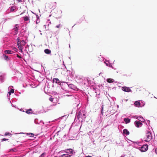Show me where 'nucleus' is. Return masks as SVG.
<instances>
[{"label":"nucleus","mask_w":157,"mask_h":157,"mask_svg":"<svg viewBox=\"0 0 157 157\" xmlns=\"http://www.w3.org/2000/svg\"><path fill=\"white\" fill-rule=\"evenodd\" d=\"M36 17H37V18H38V16L37 15L36 16Z\"/></svg>","instance_id":"4c0bfd02"},{"label":"nucleus","mask_w":157,"mask_h":157,"mask_svg":"<svg viewBox=\"0 0 157 157\" xmlns=\"http://www.w3.org/2000/svg\"><path fill=\"white\" fill-rule=\"evenodd\" d=\"M8 140V139H6L5 138H3L1 140L2 141H6V140Z\"/></svg>","instance_id":"bb28decb"},{"label":"nucleus","mask_w":157,"mask_h":157,"mask_svg":"<svg viewBox=\"0 0 157 157\" xmlns=\"http://www.w3.org/2000/svg\"><path fill=\"white\" fill-rule=\"evenodd\" d=\"M122 90L123 91L126 92H129L131 91V90L130 89L129 87L124 86L122 87Z\"/></svg>","instance_id":"39448f33"},{"label":"nucleus","mask_w":157,"mask_h":157,"mask_svg":"<svg viewBox=\"0 0 157 157\" xmlns=\"http://www.w3.org/2000/svg\"><path fill=\"white\" fill-rule=\"evenodd\" d=\"M24 21H25L29 20V17L28 16L24 17H23Z\"/></svg>","instance_id":"dca6fc26"},{"label":"nucleus","mask_w":157,"mask_h":157,"mask_svg":"<svg viewBox=\"0 0 157 157\" xmlns=\"http://www.w3.org/2000/svg\"><path fill=\"white\" fill-rule=\"evenodd\" d=\"M56 27L58 28L60 27H61V25L60 24H59L58 25L56 26Z\"/></svg>","instance_id":"393cba45"},{"label":"nucleus","mask_w":157,"mask_h":157,"mask_svg":"<svg viewBox=\"0 0 157 157\" xmlns=\"http://www.w3.org/2000/svg\"><path fill=\"white\" fill-rule=\"evenodd\" d=\"M19 49L20 50V51H20V52H23V51H22V47H21V49H20V48H19Z\"/></svg>","instance_id":"473e14b6"},{"label":"nucleus","mask_w":157,"mask_h":157,"mask_svg":"<svg viewBox=\"0 0 157 157\" xmlns=\"http://www.w3.org/2000/svg\"><path fill=\"white\" fill-rule=\"evenodd\" d=\"M85 116V114L82 113V112H79L77 116V118H78V119L79 120L80 118L83 119L85 118L84 116Z\"/></svg>","instance_id":"20e7f679"},{"label":"nucleus","mask_w":157,"mask_h":157,"mask_svg":"<svg viewBox=\"0 0 157 157\" xmlns=\"http://www.w3.org/2000/svg\"><path fill=\"white\" fill-rule=\"evenodd\" d=\"M123 133L125 134L126 135H128L129 134V132L128 130L126 129H124L123 131Z\"/></svg>","instance_id":"ddd939ff"},{"label":"nucleus","mask_w":157,"mask_h":157,"mask_svg":"<svg viewBox=\"0 0 157 157\" xmlns=\"http://www.w3.org/2000/svg\"><path fill=\"white\" fill-rule=\"evenodd\" d=\"M45 154V153H43L41 155V157H44Z\"/></svg>","instance_id":"c85d7f7f"},{"label":"nucleus","mask_w":157,"mask_h":157,"mask_svg":"<svg viewBox=\"0 0 157 157\" xmlns=\"http://www.w3.org/2000/svg\"><path fill=\"white\" fill-rule=\"evenodd\" d=\"M11 51L10 50H6L4 51V52H5V53L10 54H11Z\"/></svg>","instance_id":"f3484780"},{"label":"nucleus","mask_w":157,"mask_h":157,"mask_svg":"<svg viewBox=\"0 0 157 157\" xmlns=\"http://www.w3.org/2000/svg\"><path fill=\"white\" fill-rule=\"evenodd\" d=\"M18 25L17 24H16L15 25V28H16V29H18Z\"/></svg>","instance_id":"cd10ccee"},{"label":"nucleus","mask_w":157,"mask_h":157,"mask_svg":"<svg viewBox=\"0 0 157 157\" xmlns=\"http://www.w3.org/2000/svg\"><path fill=\"white\" fill-rule=\"evenodd\" d=\"M67 85L69 87L71 88H72V87L73 86V85L72 84H70L69 85Z\"/></svg>","instance_id":"4be33fe9"},{"label":"nucleus","mask_w":157,"mask_h":157,"mask_svg":"<svg viewBox=\"0 0 157 157\" xmlns=\"http://www.w3.org/2000/svg\"><path fill=\"white\" fill-rule=\"evenodd\" d=\"M29 135H30V136L31 137H33L34 136V134L32 133H30L29 134Z\"/></svg>","instance_id":"5701e85b"},{"label":"nucleus","mask_w":157,"mask_h":157,"mask_svg":"<svg viewBox=\"0 0 157 157\" xmlns=\"http://www.w3.org/2000/svg\"><path fill=\"white\" fill-rule=\"evenodd\" d=\"M3 57L6 60H9V57L7 56L6 55L4 54L3 55Z\"/></svg>","instance_id":"a211bd4d"},{"label":"nucleus","mask_w":157,"mask_h":157,"mask_svg":"<svg viewBox=\"0 0 157 157\" xmlns=\"http://www.w3.org/2000/svg\"><path fill=\"white\" fill-rule=\"evenodd\" d=\"M49 100L51 101H52V102L53 101V98H51V97H50L49 98Z\"/></svg>","instance_id":"b1692460"},{"label":"nucleus","mask_w":157,"mask_h":157,"mask_svg":"<svg viewBox=\"0 0 157 157\" xmlns=\"http://www.w3.org/2000/svg\"><path fill=\"white\" fill-rule=\"evenodd\" d=\"M155 153L157 154V148H156L155 150Z\"/></svg>","instance_id":"c9c22d12"},{"label":"nucleus","mask_w":157,"mask_h":157,"mask_svg":"<svg viewBox=\"0 0 157 157\" xmlns=\"http://www.w3.org/2000/svg\"><path fill=\"white\" fill-rule=\"evenodd\" d=\"M124 121H125V123L127 124L130 122V120L129 118H124Z\"/></svg>","instance_id":"4468645a"},{"label":"nucleus","mask_w":157,"mask_h":157,"mask_svg":"<svg viewBox=\"0 0 157 157\" xmlns=\"http://www.w3.org/2000/svg\"><path fill=\"white\" fill-rule=\"evenodd\" d=\"M45 53L47 54H49L51 53V51L49 49H46L44 50Z\"/></svg>","instance_id":"9b49d317"},{"label":"nucleus","mask_w":157,"mask_h":157,"mask_svg":"<svg viewBox=\"0 0 157 157\" xmlns=\"http://www.w3.org/2000/svg\"><path fill=\"white\" fill-rule=\"evenodd\" d=\"M152 138V135L151 133L148 131H147L144 138V140L145 141H150Z\"/></svg>","instance_id":"f257e3e1"},{"label":"nucleus","mask_w":157,"mask_h":157,"mask_svg":"<svg viewBox=\"0 0 157 157\" xmlns=\"http://www.w3.org/2000/svg\"><path fill=\"white\" fill-rule=\"evenodd\" d=\"M11 135V134L9 132H6L5 134V136H9Z\"/></svg>","instance_id":"412c9836"},{"label":"nucleus","mask_w":157,"mask_h":157,"mask_svg":"<svg viewBox=\"0 0 157 157\" xmlns=\"http://www.w3.org/2000/svg\"><path fill=\"white\" fill-rule=\"evenodd\" d=\"M142 123L140 121H136L135 122V124L137 127H139L140 125L142 124Z\"/></svg>","instance_id":"0eeeda50"},{"label":"nucleus","mask_w":157,"mask_h":157,"mask_svg":"<svg viewBox=\"0 0 157 157\" xmlns=\"http://www.w3.org/2000/svg\"><path fill=\"white\" fill-rule=\"evenodd\" d=\"M106 81L107 82L109 83H112L114 82V80L111 78H107L106 79Z\"/></svg>","instance_id":"1a4fd4ad"},{"label":"nucleus","mask_w":157,"mask_h":157,"mask_svg":"<svg viewBox=\"0 0 157 157\" xmlns=\"http://www.w3.org/2000/svg\"><path fill=\"white\" fill-rule=\"evenodd\" d=\"M73 150L72 149H67L66 150V151H65V152L67 153H72L73 154Z\"/></svg>","instance_id":"6e6552de"},{"label":"nucleus","mask_w":157,"mask_h":157,"mask_svg":"<svg viewBox=\"0 0 157 157\" xmlns=\"http://www.w3.org/2000/svg\"><path fill=\"white\" fill-rule=\"evenodd\" d=\"M135 105L137 107H139L140 105V102L138 101H136L134 103Z\"/></svg>","instance_id":"f8f14e48"},{"label":"nucleus","mask_w":157,"mask_h":157,"mask_svg":"<svg viewBox=\"0 0 157 157\" xmlns=\"http://www.w3.org/2000/svg\"><path fill=\"white\" fill-rule=\"evenodd\" d=\"M17 45L18 48L21 49V47H22L26 44V42L25 40H21L19 37H18L17 39Z\"/></svg>","instance_id":"f03ea898"},{"label":"nucleus","mask_w":157,"mask_h":157,"mask_svg":"<svg viewBox=\"0 0 157 157\" xmlns=\"http://www.w3.org/2000/svg\"><path fill=\"white\" fill-rule=\"evenodd\" d=\"M59 84L61 86L62 88L63 89H64L65 88H64V87L63 86H67L68 85V84L67 83L64 82H60Z\"/></svg>","instance_id":"423d86ee"},{"label":"nucleus","mask_w":157,"mask_h":157,"mask_svg":"<svg viewBox=\"0 0 157 157\" xmlns=\"http://www.w3.org/2000/svg\"><path fill=\"white\" fill-rule=\"evenodd\" d=\"M32 109H29V110H27L26 111V112L27 113H28V114H29L30 113H31V112L30 111H32Z\"/></svg>","instance_id":"aec40b11"},{"label":"nucleus","mask_w":157,"mask_h":157,"mask_svg":"<svg viewBox=\"0 0 157 157\" xmlns=\"http://www.w3.org/2000/svg\"><path fill=\"white\" fill-rule=\"evenodd\" d=\"M53 81L54 82H55L56 83L59 84L60 83L59 80L57 78H54L53 79Z\"/></svg>","instance_id":"9d476101"},{"label":"nucleus","mask_w":157,"mask_h":157,"mask_svg":"<svg viewBox=\"0 0 157 157\" xmlns=\"http://www.w3.org/2000/svg\"><path fill=\"white\" fill-rule=\"evenodd\" d=\"M14 10V9H13V8L12 7H11V8H10V10L11 11H13Z\"/></svg>","instance_id":"2f4dec72"},{"label":"nucleus","mask_w":157,"mask_h":157,"mask_svg":"<svg viewBox=\"0 0 157 157\" xmlns=\"http://www.w3.org/2000/svg\"><path fill=\"white\" fill-rule=\"evenodd\" d=\"M18 2H22V0H17Z\"/></svg>","instance_id":"72a5a7b5"},{"label":"nucleus","mask_w":157,"mask_h":157,"mask_svg":"<svg viewBox=\"0 0 157 157\" xmlns=\"http://www.w3.org/2000/svg\"><path fill=\"white\" fill-rule=\"evenodd\" d=\"M16 56H17V57H18V58H21V56H20L19 55H18V54H17L16 55Z\"/></svg>","instance_id":"7c9ffc66"},{"label":"nucleus","mask_w":157,"mask_h":157,"mask_svg":"<svg viewBox=\"0 0 157 157\" xmlns=\"http://www.w3.org/2000/svg\"><path fill=\"white\" fill-rule=\"evenodd\" d=\"M38 21V20L37 19L36 21V24H38L39 22V21Z\"/></svg>","instance_id":"f704fd0d"},{"label":"nucleus","mask_w":157,"mask_h":157,"mask_svg":"<svg viewBox=\"0 0 157 157\" xmlns=\"http://www.w3.org/2000/svg\"><path fill=\"white\" fill-rule=\"evenodd\" d=\"M13 29L14 31V35L17 34L18 33V29L14 28Z\"/></svg>","instance_id":"6ab92c4d"},{"label":"nucleus","mask_w":157,"mask_h":157,"mask_svg":"<svg viewBox=\"0 0 157 157\" xmlns=\"http://www.w3.org/2000/svg\"><path fill=\"white\" fill-rule=\"evenodd\" d=\"M10 92L12 93H13L14 92V89H12L10 91Z\"/></svg>","instance_id":"a878e982"},{"label":"nucleus","mask_w":157,"mask_h":157,"mask_svg":"<svg viewBox=\"0 0 157 157\" xmlns=\"http://www.w3.org/2000/svg\"><path fill=\"white\" fill-rule=\"evenodd\" d=\"M13 49L14 51H16V52L17 51V48H15V47H13Z\"/></svg>","instance_id":"c756f323"},{"label":"nucleus","mask_w":157,"mask_h":157,"mask_svg":"<svg viewBox=\"0 0 157 157\" xmlns=\"http://www.w3.org/2000/svg\"><path fill=\"white\" fill-rule=\"evenodd\" d=\"M71 155L68 154H64L61 155V157H70Z\"/></svg>","instance_id":"2eb2a0df"},{"label":"nucleus","mask_w":157,"mask_h":157,"mask_svg":"<svg viewBox=\"0 0 157 157\" xmlns=\"http://www.w3.org/2000/svg\"><path fill=\"white\" fill-rule=\"evenodd\" d=\"M148 148V146L147 145H144L141 147L140 150L142 152H144L147 150Z\"/></svg>","instance_id":"7ed1b4c3"},{"label":"nucleus","mask_w":157,"mask_h":157,"mask_svg":"<svg viewBox=\"0 0 157 157\" xmlns=\"http://www.w3.org/2000/svg\"><path fill=\"white\" fill-rule=\"evenodd\" d=\"M8 93H9V95H11V93L10 92V91L9 92H8Z\"/></svg>","instance_id":"e433bc0d"}]
</instances>
